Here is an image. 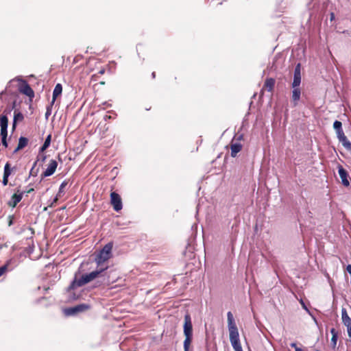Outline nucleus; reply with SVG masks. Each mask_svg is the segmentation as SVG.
I'll return each instance as SVG.
<instances>
[{
	"instance_id": "4c0bfd02",
	"label": "nucleus",
	"mask_w": 351,
	"mask_h": 351,
	"mask_svg": "<svg viewBox=\"0 0 351 351\" xmlns=\"http://www.w3.org/2000/svg\"><path fill=\"white\" fill-rule=\"evenodd\" d=\"M32 191H34V189L33 188H30V189H27V191H23V193H32Z\"/></svg>"
},
{
	"instance_id": "5701e85b",
	"label": "nucleus",
	"mask_w": 351,
	"mask_h": 351,
	"mask_svg": "<svg viewBox=\"0 0 351 351\" xmlns=\"http://www.w3.org/2000/svg\"><path fill=\"white\" fill-rule=\"evenodd\" d=\"M333 128L335 130V131L340 130L342 128V123L339 121H335L333 123Z\"/></svg>"
},
{
	"instance_id": "393cba45",
	"label": "nucleus",
	"mask_w": 351,
	"mask_h": 351,
	"mask_svg": "<svg viewBox=\"0 0 351 351\" xmlns=\"http://www.w3.org/2000/svg\"><path fill=\"white\" fill-rule=\"evenodd\" d=\"M51 134H49L47 136V138H45L43 145H45V147L46 146V147H49L51 144Z\"/></svg>"
},
{
	"instance_id": "dca6fc26",
	"label": "nucleus",
	"mask_w": 351,
	"mask_h": 351,
	"mask_svg": "<svg viewBox=\"0 0 351 351\" xmlns=\"http://www.w3.org/2000/svg\"><path fill=\"white\" fill-rule=\"evenodd\" d=\"M275 85V80L274 78H267L266 79L264 88H265L268 91L271 92L274 89Z\"/></svg>"
},
{
	"instance_id": "423d86ee",
	"label": "nucleus",
	"mask_w": 351,
	"mask_h": 351,
	"mask_svg": "<svg viewBox=\"0 0 351 351\" xmlns=\"http://www.w3.org/2000/svg\"><path fill=\"white\" fill-rule=\"evenodd\" d=\"M110 204L112 206L114 210L117 212H119L122 209V200L120 195L117 193L112 192L110 193Z\"/></svg>"
},
{
	"instance_id": "a211bd4d",
	"label": "nucleus",
	"mask_w": 351,
	"mask_h": 351,
	"mask_svg": "<svg viewBox=\"0 0 351 351\" xmlns=\"http://www.w3.org/2000/svg\"><path fill=\"white\" fill-rule=\"evenodd\" d=\"M339 142H341L343 146L348 151H351V143L348 140L347 137L345 136L343 138L339 139Z\"/></svg>"
},
{
	"instance_id": "2eb2a0df",
	"label": "nucleus",
	"mask_w": 351,
	"mask_h": 351,
	"mask_svg": "<svg viewBox=\"0 0 351 351\" xmlns=\"http://www.w3.org/2000/svg\"><path fill=\"white\" fill-rule=\"evenodd\" d=\"M24 119L23 114L21 112L14 111V119L12 122V130H14L18 121H22Z\"/></svg>"
},
{
	"instance_id": "f257e3e1",
	"label": "nucleus",
	"mask_w": 351,
	"mask_h": 351,
	"mask_svg": "<svg viewBox=\"0 0 351 351\" xmlns=\"http://www.w3.org/2000/svg\"><path fill=\"white\" fill-rule=\"evenodd\" d=\"M108 267L104 268H99L89 274H83L80 278H78V274H80V271L75 272L74 278L69 285V286L66 288V291L70 292L72 290L75 289L77 287H82L86 284L91 282L92 280L103 276L102 273L107 269Z\"/></svg>"
},
{
	"instance_id": "e433bc0d",
	"label": "nucleus",
	"mask_w": 351,
	"mask_h": 351,
	"mask_svg": "<svg viewBox=\"0 0 351 351\" xmlns=\"http://www.w3.org/2000/svg\"><path fill=\"white\" fill-rule=\"evenodd\" d=\"M346 270H347V271H348L350 274H351V265H348L347 266V267H346Z\"/></svg>"
},
{
	"instance_id": "f3484780",
	"label": "nucleus",
	"mask_w": 351,
	"mask_h": 351,
	"mask_svg": "<svg viewBox=\"0 0 351 351\" xmlns=\"http://www.w3.org/2000/svg\"><path fill=\"white\" fill-rule=\"evenodd\" d=\"M330 333L332 334V338L330 341L331 347L332 348V349H335L338 339V332L334 328H332L330 330Z\"/></svg>"
},
{
	"instance_id": "c85d7f7f",
	"label": "nucleus",
	"mask_w": 351,
	"mask_h": 351,
	"mask_svg": "<svg viewBox=\"0 0 351 351\" xmlns=\"http://www.w3.org/2000/svg\"><path fill=\"white\" fill-rule=\"evenodd\" d=\"M6 270H7V265L0 267V276H1Z\"/></svg>"
},
{
	"instance_id": "39448f33",
	"label": "nucleus",
	"mask_w": 351,
	"mask_h": 351,
	"mask_svg": "<svg viewBox=\"0 0 351 351\" xmlns=\"http://www.w3.org/2000/svg\"><path fill=\"white\" fill-rule=\"evenodd\" d=\"M90 308V305L88 304H80L72 307L66 308L64 313L66 316L76 315L80 313L84 312Z\"/></svg>"
},
{
	"instance_id": "2f4dec72",
	"label": "nucleus",
	"mask_w": 351,
	"mask_h": 351,
	"mask_svg": "<svg viewBox=\"0 0 351 351\" xmlns=\"http://www.w3.org/2000/svg\"><path fill=\"white\" fill-rule=\"evenodd\" d=\"M2 183L3 186H6L8 183V177H3V181Z\"/></svg>"
},
{
	"instance_id": "7c9ffc66",
	"label": "nucleus",
	"mask_w": 351,
	"mask_h": 351,
	"mask_svg": "<svg viewBox=\"0 0 351 351\" xmlns=\"http://www.w3.org/2000/svg\"><path fill=\"white\" fill-rule=\"evenodd\" d=\"M1 143L5 147H8L7 138H1Z\"/></svg>"
},
{
	"instance_id": "20e7f679",
	"label": "nucleus",
	"mask_w": 351,
	"mask_h": 351,
	"mask_svg": "<svg viewBox=\"0 0 351 351\" xmlns=\"http://www.w3.org/2000/svg\"><path fill=\"white\" fill-rule=\"evenodd\" d=\"M112 247V243L110 242L105 245L99 253L96 255L95 261L98 266L101 265L102 263L110 259L111 257Z\"/></svg>"
},
{
	"instance_id": "4be33fe9",
	"label": "nucleus",
	"mask_w": 351,
	"mask_h": 351,
	"mask_svg": "<svg viewBox=\"0 0 351 351\" xmlns=\"http://www.w3.org/2000/svg\"><path fill=\"white\" fill-rule=\"evenodd\" d=\"M67 184H68V182L66 180H64V182H62V184L60 186L58 192V197L62 196V195L64 194V189L66 187Z\"/></svg>"
},
{
	"instance_id": "de8ad7c7",
	"label": "nucleus",
	"mask_w": 351,
	"mask_h": 351,
	"mask_svg": "<svg viewBox=\"0 0 351 351\" xmlns=\"http://www.w3.org/2000/svg\"><path fill=\"white\" fill-rule=\"evenodd\" d=\"M47 210V207H45L44 209H43L44 211H45Z\"/></svg>"
},
{
	"instance_id": "c03bdc74",
	"label": "nucleus",
	"mask_w": 351,
	"mask_h": 351,
	"mask_svg": "<svg viewBox=\"0 0 351 351\" xmlns=\"http://www.w3.org/2000/svg\"><path fill=\"white\" fill-rule=\"evenodd\" d=\"M152 77H153V78H155V77H156V73H155V72H153V73H152Z\"/></svg>"
},
{
	"instance_id": "a19ab883",
	"label": "nucleus",
	"mask_w": 351,
	"mask_h": 351,
	"mask_svg": "<svg viewBox=\"0 0 351 351\" xmlns=\"http://www.w3.org/2000/svg\"><path fill=\"white\" fill-rule=\"evenodd\" d=\"M104 73H105V70L104 69H101V70H100L99 71L98 74L103 75Z\"/></svg>"
},
{
	"instance_id": "0eeeda50",
	"label": "nucleus",
	"mask_w": 351,
	"mask_h": 351,
	"mask_svg": "<svg viewBox=\"0 0 351 351\" xmlns=\"http://www.w3.org/2000/svg\"><path fill=\"white\" fill-rule=\"evenodd\" d=\"M337 168L342 184L345 186H348L350 185V177L348 173L341 165H339Z\"/></svg>"
},
{
	"instance_id": "c9c22d12",
	"label": "nucleus",
	"mask_w": 351,
	"mask_h": 351,
	"mask_svg": "<svg viewBox=\"0 0 351 351\" xmlns=\"http://www.w3.org/2000/svg\"><path fill=\"white\" fill-rule=\"evenodd\" d=\"M330 21H332L333 20H335V14L333 12H331L330 14Z\"/></svg>"
},
{
	"instance_id": "6e6552de",
	"label": "nucleus",
	"mask_w": 351,
	"mask_h": 351,
	"mask_svg": "<svg viewBox=\"0 0 351 351\" xmlns=\"http://www.w3.org/2000/svg\"><path fill=\"white\" fill-rule=\"evenodd\" d=\"M301 83V64L298 63L294 69L293 81L291 86H300Z\"/></svg>"
},
{
	"instance_id": "58836bf2",
	"label": "nucleus",
	"mask_w": 351,
	"mask_h": 351,
	"mask_svg": "<svg viewBox=\"0 0 351 351\" xmlns=\"http://www.w3.org/2000/svg\"><path fill=\"white\" fill-rule=\"evenodd\" d=\"M36 163H37V161H36V162L34 163V165H33V167H32V169H31V171H30V173H31V174H33V173H34V169L35 166L36 165Z\"/></svg>"
},
{
	"instance_id": "a878e982",
	"label": "nucleus",
	"mask_w": 351,
	"mask_h": 351,
	"mask_svg": "<svg viewBox=\"0 0 351 351\" xmlns=\"http://www.w3.org/2000/svg\"><path fill=\"white\" fill-rule=\"evenodd\" d=\"M15 105H16V102L14 101L12 104V108H6L4 110L3 114H6V116H7L8 114H10L11 112V111L12 110V109L15 107Z\"/></svg>"
},
{
	"instance_id": "f704fd0d",
	"label": "nucleus",
	"mask_w": 351,
	"mask_h": 351,
	"mask_svg": "<svg viewBox=\"0 0 351 351\" xmlns=\"http://www.w3.org/2000/svg\"><path fill=\"white\" fill-rule=\"evenodd\" d=\"M46 158H47V156L45 155H42L40 158H38L37 161L40 160L42 162H44Z\"/></svg>"
},
{
	"instance_id": "4468645a",
	"label": "nucleus",
	"mask_w": 351,
	"mask_h": 351,
	"mask_svg": "<svg viewBox=\"0 0 351 351\" xmlns=\"http://www.w3.org/2000/svg\"><path fill=\"white\" fill-rule=\"evenodd\" d=\"M62 86L60 84H57L54 88L53 92V99L51 101V105H53L56 99V98L62 94Z\"/></svg>"
},
{
	"instance_id": "b1692460",
	"label": "nucleus",
	"mask_w": 351,
	"mask_h": 351,
	"mask_svg": "<svg viewBox=\"0 0 351 351\" xmlns=\"http://www.w3.org/2000/svg\"><path fill=\"white\" fill-rule=\"evenodd\" d=\"M52 106L51 103L47 106L46 112H45V119H48L49 117L51 114V110H52Z\"/></svg>"
},
{
	"instance_id": "f8f14e48",
	"label": "nucleus",
	"mask_w": 351,
	"mask_h": 351,
	"mask_svg": "<svg viewBox=\"0 0 351 351\" xmlns=\"http://www.w3.org/2000/svg\"><path fill=\"white\" fill-rule=\"evenodd\" d=\"M293 88L292 91V101L293 102V106H296L298 105V102L300 99L301 90L299 86L292 87Z\"/></svg>"
},
{
	"instance_id": "9b49d317",
	"label": "nucleus",
	"mask_w": 351,
	"mask_h": 351,
	"mask_svg": "<svg viewBox=\"0 0 351 351\" xmlns=\"http://www.w3.org/2000/svg\"><path fill=\"white\" fill-rule=\"evenodd\" d=\"M58 167V162L55 160H51L47 169L43 173L42 178L48 177L54 173Z\"/></svg>"
},
{
	"instance_id": "09e8293b",
	"label": "nucleus",
	"mask_w": 351,
	"mask_h": 351,
	"mask_svg": "<svg viewBox=\"0 0 351 351\" xmlns=\"http://www.w3.org/2000/svg\"><path fill=\"white\" fill-rule=\"evenodd\" d=\"M11 224H12V221H10L9 226H10Z\"/></svg>"
},
{
	"instance_id": "49530a36",
	"label": "nucleus",
	"mask_w": 351,
	"mask_h": 351,
	"mask_svg": "<svg viewBox=\"0 0 351 351\" xmlns=\"http://www.w3.org/2000/svg\"><path fill=\"white\" fill-rule=\"evenodd\" d=\"M150 109H151V107H149H149H147V108H146V110H150Z\"/></svg>"
},
{
	"instance_id": "7ed1b4c3",
	"label": "nucleus",
	"mask_w": 351,
	"mask_h": 351,
	"mask_svg": "<svg viewBox=\"0 0 351 351\" xmlns=\"http://www.w3.org/2000/svg\"><path fill=\"white\" fill-rule=\"evenodd\" d=\"M183 332L185 336L184 341V351H189L190 345L193 340V325L191 322V315L186 313L184 315V322L183 325Z\"/></svg>"
},
{
	"instance_id": "a18cd8bd",
	"label": "nucleus",
	"mask_w": 351,
	"mask_h": 351,
	"mask_svg": "<svg viewBox=\"0 0 351 351\" xmlns=\"http://www.w3.org/2000/svg\"><path fill=\"white\" fill-rule=\"evenodd\" d=\"M295 351H303L300 348H296V350Z\"/></svg>"
},
{
	"instance_id": "79ce46f5",
	"label": "nucleus",
	"mask_w": 351,
	"mask_h": 351,
	"mask_svg": "<svg viewBox=\"0 0 351 351\" xmlns=\"http://www.w3.org/2000/svg\"><path fill=\"white\" fill-rule=\"evenodd\" d=\"M243 138V134H240L238 137H237V140L240 141V140H242Z\"/></svg>"
},
{
	"instance_id": "ddd939ff",
	"label": "nucleus",
	"mask_w": 351,
	"mask_h": 351,
	"mask_svg": "<svg viewBox=\"0 0 351 351\" xmlns=\"http://www.w3.org/2000/svg\"><path fill=\"white\" fill-rule=\"evenodd\" d=\"M231 149V156L234 158L237 156V154L241 150L242 145L239 143H232L230 145Z\"/></svg>"
},
{
	"instance_id": "8fccbe9b",
	"label": "nucleus",
	"mask_w": 351,
	"mask_h": 351,
	"mask_svg": "<svg viewBox=\"0 0 351 351\" xmlns=\"http://www.w3.org/2000/svg\"><path fill=\"white\" fill-rule=\"evenodd\" d=\"M315 351H320L319 350H316Z\"/></svg>"
},
{
	"instance_id": "6ab92c4d",
	"label": "nucleus",
	"mask_w": 351,
	"mask_h": 351,
	"mask_svg": "<svg viewBox=\"0 0 351 351\" xmlns=\"http://www.w3.org/2000/svg\"><path fill=\"white\" fill-rule=\"evenodd\" d=\"M28 139L26 137L21 136L19 139L18 149H22L27 146Z\"/></svg>"
},
{
	"instance_id": "9d476101",
	"label": "nucleus",
	"mask_w": 351,
	"mask_h": 351,
	"mask_svg": "<svg viewBox=\"0 0 351 351\" xmlns=\"http://www.w3.org/2000/svg\"><path fill=\"white\" fill-rule=\"evenodd\" d=\"M16 193H17L12 195L10 200L8 203V206L10 207L14 208L23 198V192H21L20 189H18Z\"/></svg>"
},
{
	"instance_id": "f03ea898",
	"label": "nucleus",
	"mask_w": 351,
	"mask_h": 351,
	"mask_svg": "<svg viewBox=\"0 0 351 351\" xmlns=\"http://www.w3.org/2000/svg\"><path fill=\"white\" fill-rule=\"evenodd\" d=\"M227 318L231 345L235 351H243L239 340L238 328L234 322L233 315L230 311L228 312Z\"/></svg>"
},
{
	"instance_id": "473e14b6",
	"label": "nucleus",
	"mask_w": 351,
	"mask_h": 351,
	"mask_svg": "<svg viewBox=\"0 0 351 351\" xmlns=\"http://www.w3.org/2000/svg\"><path fill=\"white\" fill-rule=\"evenodd\" d=\"M48 147H45V145H42L39 149V154H40L41 153H43V152H45Z\"/></svg>"
},
{
	"instance_id": "37998d69",
	"label": "nucleus",
	"mask_w": 351,
	"mask_h": 351,
	"mask_svg": "<svg viewBox=\"0 0 351 351\" xmlns=\"http://www.w3.org/2000/svg\"><path fill=\"white\" fill-rule=\"evenodd\" d=\"M20 149H18V146L16 147V148L14 150L13 153L15 154L17 152H19Z\"/></svg>"
},
{
	"instance_id": "cd10ccee",
	"label": "nucleus",
	"mask_w": 351,
	"mask_h": 351,
	"mask_svg": "<svg viewBox=\"0 0 351 351\" xmlns=\"http://www.w3.org/2000/svg\"><path fill=\"white\" fill-rule=\"evenodd\" d=\"M336 133H337V136L338 139H340L341 138H343V136H346L344 134V132H343L342 128L340 130L336 131Z\"/></svg>"
},
{
	"instance_id": "bb28decb",
	"label": "nucleus",
	"mask_w": 351,
	"mask_h": 351,
	"mask_svg": "<svg viewBox=\"0 0 351 351\" xmlns=\"http://www.w3.org/2000/svg\"><path fill=\"white\" fill-rule=\"evenodd\" d=\"M1 138H7L8 128H1Z\"/></svg>"
},
{
	"instance_id": "ea45409f",
	"label": "nucleus",
	"mask_w": 351,
	"mask_h": 351,
	"mask_svg": "<svg viewBox=\"0 0 351 351\" xmlns=\"http://www.w3.org/2000/svg\"><path fill=\"white\" fill-rule=\"evenodd\" d=\"M290 346H291V348H295V350H296V348H298V347L297 346V345H296V343H291L290 344Z\"/></svg>"
},
{
	"instance_id": "c756f323",
	"label": "nucleus",
	"mask_w": 351,
	"mask_h": 351,
	"mask_svg": "<svg viewBox=\"0 0 351 351\" xmlns=\"http://www.w3.org/2000/svg\"><path fill=\"white\" fill-rule=\"evenodd\" d=\"M59 197H58V195H57L56 197L53 199L52 202L49 205V206L53 207V205L58 202Z\"/></svg>"
},
{
	"instance_id": "412c9836",
	"label": "nucleus",
	"mask_w": 351,
	"mask_h": 351,
	"mask_svg": "<svg viewBox=\"0 0 351 351\" xmlns=\"http://www.w3.org/2000/svg\"><path fill=\"white\" fill-rule=\"evenodd\" d=\"M11 173H12V170H11L10 165L9 162H7L4 167L3 176L9 178V176L11 175Z\"/></svg>"
},
{
	"instance_id": "72a5a7b5",
	"label": "nucleus",
	"mask_w": 351,
	"mask_h": 351,
	"mask_svg": "<svg viewBox=\"0 0 351 351\" xmlns=\"http://www.w3.org/2000/svg\"><path fill=\"white\" fill-rule=\"evenodd\" d=\"M48 147H45V145H42L39 149V154H40L41 153H43V152H45Z\"/></svg>"
},
{
	"instance_id": "1a4fd4ad",
	"label": "nucleus",
	"mask_w": 351,
	"mask_h": 351,
	"mask_svg": "<svg viewBox=\"0 0 351 351\" xmlns=\"http://www.w3.org/2000/svg\"><path fill=\"white\" fill-rule=\"evenodd\" d=\"M19 91L29 97V98H33L34 97V92L32 88L30 87L29 84H27L26 81H23L21 86L19 87Z\"/></svg>"
},
{
	"instance_id": "aec40b11",
	"label": "nucleus",
	"mask_w": 351,
	"mask_h": 351,
	"mask_svg": "<svg viewBox=\"0 0 351 351\" xmlns=\"http://www.w3.org/2000/svg\"><path fill=\"white\" fill-rule=\"evenodd\" d=\"M8 118L6 114H2L0 117V126L1 128H8Z\"/></svg>"
}]
</instances>
